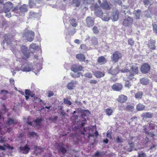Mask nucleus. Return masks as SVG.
<instances>
[{
  "instance_id": "1",
  "label": "nucleus",
  "mask_w": 157,
  "mask_h": 157,
  "mask_svg": "<svg viewBox=\"0 0 157 157\" xmlns=\"http://www.w3.org/2000/svg\"><path fill=\"white\" fill-rule=\"evenodd\" d=\"M131 69L132 71H129L128 74L127 75L129 80H132L134 78L135 75L137 74L138 72V67L137 65H132Z\"/></svg>"
},
{
  "instance_id": "2",
  "label": "nucleus",
  "mask_w": 157,
  "mask_h": 157,
  "mask_svg": "<svg viewBox=\"0 0 157 157\" xmlns=\"http://www.w3.org/2000/svg\"><path fill=\"white\" fill-rule=\"evenodd\" d=\"M34 33L31 30H27L23 34V36L25 37L26 39L29 42H31L34 39Z\"/></svg>"
},
{
  "instance_id": "3",
  "label": "nucleus",
  "mask_w": 157,
  "mask_h": 157,
  "mask_svg": "<svg viewBox=\"0 0 157 157\" xmlns=\"http://www.w3.org/2000/svg\"><path fill=\"white\" fill-rule=\"evenodd\" d=\"M33 65L29 62H25L21 66V70L23 71L29 72L33 70Z\"/></svg>"
},
{
  "instance_id": "4",
  "label": "nucleus",
  "mask_w": 157,
  "mask_h": 157,
  "mask_svg": "<svg viewBox=\"0 0 157 157\" xmlns=\"http://www.w3.org/2000/svg\"><path fill=\"white\" fill-rule=\"evenodd\" d=\"M93 7L94 9L95 14L98 17H101L103 13L101 8L97 3L93 5Z\"/></svg>"
},
{
  "instance_id": "5",
  "label": "nucleus",
  "mask_w": 157,
  "mask_h": 157,
  "mask_svg": "<svg viewBox=\"0 0 157 157\" xmlns=\"http://www.w3.org/2000/svg\"><path fill=\"white\" fill-rule=\"evenodd\" d=\"M122 57L121 53L118 51L115 52L113 54L112 57V60L113 62L116 63L118 61V60Z\"/></svg>"
},
{
  "instance_id": "6",
  "label": "nucleus",
  "mask_w": 157,
  "mask_h": 157,
  "mask_svg": "<svg viewBox=\"0 0 157 157\" xmlns=\"http://www.w3.org/2000/svg\"><path fill=\"white\" fill-rule=\"evenodd\" d=\"M13 7L12 3L10 2H7L4 4L3 10L6 13L9 12Z\"/></svg>"
},
{
  "instance_id": "7",
  "label": "nucleus",
  "mask_w": 157,
  "mask_h": 157,
  "mask_svg": "<svg viewBox=\"0 0 157 157\" xmlns=\"http://www.w3.org/2000/svg\"><path fill=\"white\" fill-rule=\"evenodd\" d=\"M133 21L132 18L130 17H128L124 19L123 24L124 26H129L132 24Z\"/></svg>"
},
{
  "instance_id": "8",
  "label": "nucleus",
  "mask_w": 157,
  "mask_h": 157,
  "mask_svg": "<svg viewBox=\"0 0 157 157\" xmlns=\"http://www.w3.org/2000/svg\"><path fill=\"white\" fill-rule=\"evenodd\" d=\"M150 69V65L148 64L145 63L141 67V71L144 74L147 73Z\"/></svg>"
},
{
  "instance_id": "9",
  "label": "nucleus",
  "mask_w": 157,
  "mask_h": 157,
  "mask_svg": "<svg viewBox=\"0 0 157 157\" xmlns=\"http://www.w3.org/2000/svg\"><path fill=\"white\" fill-rule=\"evenodd\" d=\"M110 19L113 21H116L118 18V12L117 11H113L110 14Z\"/></svg>"
},
{
  "instance_id": "10",
  "label": "nucleus",
  "mask_w": 157,
  "mask_h": 157,
  "mask_svg": "<svg viewBox=\"0 0 157 157\" xmlns=\"http://www.w3.org/2000/svg\"><path fill=\"white\" fill-rule=\"evenodd\" d=\"M78 82L77 81L71 80L67 84V87L69 90H73L74 89L76 84Z\"/></svg>"
},
{
  "instance_id": "11",
  "label": "nucleus",
  "mask_w": 157,
  "mask_h": 157,
  "mask_svg": "<svg viewBox=\"0 0 157 157\" xmlns=\"http://www.w3.org/2000/svg\"><path fill=\"white\" fill-rule=\"evenodd\" d=\"M21 51L24 56L27 58L29 57V53L28 50V48L25 45L22 46L21 48Z\"/></svg>"
},
{
  "instance_id": "12",
  "label": "nucleus",
  "mask_w": 157,
  "mask_h": 157,
  "mask_svg": "<svg viewBox=\"0 0 157 157\" xmlns=\"http://www.w3.org/2000/svg\"><path fill=\"white\" fill-rule=\"evenodd\" d=\"M83 68V67L81 65L76 66L74 65L71 67V70L73 71L76 72L78 71H82Z\"/></svg>"
},
{
  "instance_id": "13",
  "label": "nucleus",
  "mask_w": 157,
  "mask_h": 157,
  "mask_svg": "<svg viewBox=\"0 0 157 157\" xmlns=\"http://www.w3.org/2000/svg\"><path fill=\"white\" fill-rule=\"evenodd\" d=\"M86 24L88 26L90 27L93 26L94 23V20L92 18L88 17L86 19Z\"/></svg>"
},
{
  "instance_id": "14",
  "label": "nucleus",
  "mask_w": 157,
  "mask_h": 157,
  "mask_svg": "<svg viewBox=\"0 0 157 157\" xmlns=\"http://www.w3.org/2000/svg\"><path fill=\"white\" fill-rule=\"evenodd\" d=\"M112 88L113 90L119 91L122 89V86L121 84L117 83L112 86Z\"/></svg>"
},
{
  "instance_id": "15",
  "label": "nucleus",
  "mask_w": 157,
  "mask_h": 157,
  "mask_svg": "<svg viewBox=\"0 0 157 157\" xmlns=\"http://www.w3.org/2000/svg\"><path fill=\"white\" fill-rule=\"evenodd\" d=\"M127 99V97L124 95H119L117 98V101L120 102H125Z\"/></svg>"
},
{
  "instance_id": "16",
  "label": "nucleus",
  "mask_w": 157,
  "mask_h": 157,
  "mask_svg": "<svg viewBox=\"0 0 157 157\" xmlns=\"http://www.w3.org/2000/svg\"><path fill=\"white\" fill-rule=\"evenodd\" d=\"M121 107H122V109L125 110H128L130 111H133L134 109V106L131 105H128L125 106L123 105H121Z\"/></svg>"
},
{
  "instance_id": "17",
  "label": "nucleus",
  "mask_w": 157,
  "mask_h": 157,
  "mask_svg": "<svg viewBox=\"0 0 157 157\" xmlns=\"http://www.w3.org/2000/svg\"><path fill=\"white\" fill-rule=\"evenodd\" d=\"M100 17L102 20L105 21H108L110 19L109 14L107 13H103Z\"/></svg>"
},
{
  "instance_id": "18",
  "label": "nucleus",
  "mask_w": 157,
  "mask_h": 157,
  "mask_svg": "<svg viewBox=\"0 0 157 157\" xmlns=\"http://www.w3.org/2000/svg\"><path fill=\"white\" fill-rule=\"evenodd\" d=\"M29 48L31 52L33 53L34 51L39 48V46L36 44L33 43L30 45Z\"/></svg>"
},
{
  "instance_id": "19",
  "label": "nucleus",
  "mask_w": 157,
  "mask_h": 157,
  "mask_svg": "<svg viewBox=\"0 0 157 157\" xmlns=\"http://www.w3.org/2000/svg\"><path fill=\"white\" fill-rule=\"evenodd\" d=\"M19 149L20 150L21 152L25 154H27L30 150L29 148L28 147L27 145H25L24 147H20Z\"/></svg>"
},
{
  "instance_id": "20",
  "label": "nucleus",
  "mask_w": 157,
  "mask_h": 157,
  "mask_svg": "<svg viewBox=\"0 0 157 157\" xmlns=\"http://www.w3.org/2000/svg\"><path fill=\"white\" fill-rule=\"evenodd\" d=\"M110 4L106 1H103L101 5V7L105 10H109L110 9Z\"/></svg>"
},
{
  "instance_id": "21",
  "label": "nucleus",
  "mask_w": 157,
  "mask_h": 157,
  "mask_svg": "<svg viewBox=\"0 0 157 157\" xmlns=\"http://www.w3.org/2000/svg\"><path fill=\"white\" fill-rule=\"evenodd\" d=\"M148 46L151 49H155V41L153 40H149L148 43Z\"/></svg>"
},
{
  "instance_id": "22",
  "label": "nucleus",
  "mask_w": 157,
  "mask_h": 157,
  "mask_svg": "<svg viewBox=\"0 0 157 157\" xmlns=\"http://www.w3.org/2000/svg\"><path fill=\"white\" fill-rule=\"evenodd\" d=\"M81 0H72L71 5L74 7H79L81 4Z\"/></svg>"
},
{
  "instance_id": "23",
  "label": "nucleus",
  "mask_w": 157,
  "mask_h": 157,
  "mask_svg": "<svg viewBox=\"0 0 157 157\" xmlns=\"http://www.w3.org/2000/svg\"><path fill=\"white\" fill-rule=\"evenodd\" d=\"M43 119L41 118H37L34 121L35 125L37 128H39L41 125V122Z\"/></svg>"
},
{
  "instance_id": "24",
  "label": "nucleus",
  "mask_w": 157,
  "mask_h": 157,
  "mask_svg": "<svg viewBox=\"0 0 157 157\" xmlns=\"http://www.w3.org/2000/svg\"><path fill=\"white\" fill-rule=\"evenodd\" d=\"M94 75L97 78H101L103 77L105 74L102 72L97 71L94 72Z\"/></svg>"
},
{
  "instance_id": "25",
  "label": "nucleus",
  "mask_w": 157,
  "mask_h": 157,
  "mask_svg": "<svg viewBox=\"0 0 157 157\" xmlns=\"http://www.w3.org/2000/svg\"><path fill=\"white\" fill-rule=\"evenodd\" d=\"M19 11H21V15H24V13L28 11L26 5L24 4L20 7Z\"/></svg>"
},
{
  "instance_id": "26",
  "label": "nucleus",
  "mask_w": 157,
  "mask_h": 157,
  "mask_svg": "<svg viewBox=\"0 0 157 157\" xmlns=\"http://www.w3.org/2000/svg\"><path fill=\"white\" fill-rule=\"evenodd\" d=\"M149 80L146 78H142L140 79V83L144 85H146L149 83Z\"/></svg>"
},
{
  "instance_id": "27",
  "label": "nucleus",
  "mask_w": 157,
  "mask_h": 157,
  "mask_svg": "<svg viewBox=\"0 0 157 157\" xmlns=\"http://www.w3.org/2000/svg\"><path fill=\"white\" fill-rule=\"evenodd\" d=\"M98 62L101 65L106 62V59L104 56H101L98 58Z\"/></svg>"
},
{
  "instance_id": "28",
  "label": "nucleus",
  "mask_w": 157,
  "mask_h": 157,
  "mask_svg": "<svg viewBox=\"0 0 157 157\" xmlns=\"http://www.w3.org/2000/svg\"><path fill=\"white\" fill-rule=\"evenodd\" d=\"M70 24L73 27H76L78 25L77 20L76 19L72 18L71 19L70 21Z\"/></svg>"
},
{
  "instance_id": "29",
  "label": "nucleus",
  "mask_w": 157,
  "mask_h": 157,
  "mask_svg": "<svg viewBox=\"0 0 157 157\" xmlns=\"http://www.w3.org/2000/svg\"><path fill=\"white\" fill-rule=\"evenodd\" d=\"M129 147L128 146L124 147V149L128 152H131L132 151L133 148L134 147V143H132L129 144Z\"/></svg>"
},
{
  "instance_id": "30",
  "label": "nucleus",
  "mask_w": 157,
  "mask_h": 157,
  "mask_svg": "<svg viewBox=\"0 0 157 157\" xmlns=\"http://www.w3.org/2000/svg\"><path fill=\"white\" fill-rule=\"evenodd\" d=\"M122 12L125 15L127 14H130V12L129 10L128 7L127 6H123V9L122 10Z\"/></svg>"
},
{
  "instance_id": "31",
  "label": "nucleus",
  "mask_w": 157,
  "mask_h": 157,
  "mask_svg": "<svg viewBox=\"0 0 157 157\" xmlns=\"http://www.w3.org/2000/svg\"><path fill=\"white\" fill-rule=\"evenodd\" d=\"M119 67H116L114 70H112V68L109 71L112 75H115L117 74L118 73Z\"/></svg>"
},
{
  "instance_id": "32",
  "label": "nucleus",
  "mask_w": 157,
  "mask_h": 157,
  "mask_svg": "<svg viewBox=\"0 0 157 157\" xmlns=\"http://www.w3.org/2000/svg\"><path fill=\"white\" fill-rule=\"evenodd\" d=\"M20 8L18 9V7H16L14 8V9L12 10V12H13L14 13H17L18 14H15V16H24V15H21V11H19Z\"/></svg>"
},
{
  "instance_id": "33",
  "label": "nucleus",
  "mask_w": 157,
  "mask_h": 157,
  "mask_svg": "<svg viewBox=\"0 0 157 157\" xmlns=\"http://www.w3.org/2000/svg\"><path fill=\"white\" fill-rule=\"evenodd\" d=\"M4 40H3L2 43L4 44L5 42L7 44H10V40L8 38V35L5 34L4 36Z\"/></svg>"
},
{
  "instance_id": "34",
  "label": "nucleus",
  "mask_w": 157,
  "mask_h": 157,
  "mask_svg": "<svg viewBox=\"0 0 157 157\" xmlns=\"http://www.w3.org/2000/svg\"><path fill=\"white\" fill-rule=\"evenodd\" d=\"M68 31L69 34L71 35H73L76 32L75 29L72 27L71 26H69Z\"/></svg>"
},
{
  "instance_id": "35",
  "label": "nucleus",
  "mask_w": 157,
  "mask_h": 157,
  "mask_svg": "<svg viewBox=\"0 0 157 157\" xmlns=\"http://www.w3.org/2000/svg\"><path fill=\"white\" fill-rule=\"evenodd\" d=\"M76 58L80 61H83L85 59V56L82 54H79L76 55Z\"/></svg>"
},
{
  "instance_id": "36",
  "label": "nucleus",
  "mask_w": 157,
  "mask_h": 157,
  "mask_svg": "<svg viewBox=\"0 0 157 157\" xmlns=\"http://www.w3.org/2000/svg\"><path fill=\"white\" fill-rule=\"evenodd\" d=\"M141 12V11L139 10H135L134 11V13L136 19H139L140 18Z\"/></svg>"
},
{
  "instance_id": "37",
  "label": "nucleus",
  "mask_w": 157,
  "mask_h": 157,
  "mask_svg": "<svg viewBox=\"0 0 157 157\" xmlns=\"http://www.w3.org/2000/svg\"><path fill=\"white\" fill-rule=\"evenodd\" d=\"M143 95V93L142 91H138L135 94V98L138 99H140L142 98Z\"/></svg>"
},
{
  "instance_id": "38",
  "label": "nucleus",
  "mask_w": 157,
  "mask_h": 157,
  "mask_svg": "<svg viewBox=\"0 0 157 157\" xmlns=\"http://www.w3.org/2000/svg\"><path fill=\"white\" fill-rule=\"evenodd\" d=\"M29 15L30 17L31 18H37L39 16V14L38 13L33 12H30Z\"/></svg>"
},
{
  "instance_id": "39",
  "label": "nucleus",
  "mask_w": 157,
  "mask_h": 157,
  "mask_svg": "<svg viewBox=\"0 0 157 157\" xmlns=\"http://www.w3.org/2000/svg\"><path fill=\"white\" fill-rule=\"evenodd\" d=\"M91 39L90 41L92 44L93 45H97L98 44L97 39L94 36H92Z\"/></svg>"
},
{
  "instance_id": "40",
  "label": "nucleus",
  "mask_w": 157,
  "mask_h": 157,
  "mask_svg": "<svg viewBox=\"0 0 157 157\" xmlns=\"http://www.w3.org/2000/svg\"><path fill=\"white\" fill-rule=\"evenodd\" d=\"M145 107L144 105L140 103L137 105L136 109L138 111H142L144 109Z\"/></svg>"
},
{
  "instance_id": "41",
  "label": "nucleus",
  "mask_w": 157,
  "mask_h": 157,
  "mask_svg": "<svg viewBox=\"0 0 157 157\" xmlns=\"http://www.w3.org/2000/svg\"><path fill=\"white\" fill-rule=\"evenodd\" d=\"M113 112V110L111 108H107L105 110V112L107 115L109 116L111 115Z\"/></svg>"
},
{
  "instance_id": "42",
  "label": "nucleus",
  "mask_w": 157,
  "mask_h": 157,
  "mask_svg": "<svg viewBox=\"0 0 157 157\" xmlns=\"http://www.w3.org/2000/svg\"><path fill=\"white\" fill-rule=\"evenodd\" d=\"M63 101L64 104L67 105L68 106L71 105L72 104V102L68 100V99L64 98Z\"/></svg>"
},
{
  "instance_id": "43",
  "label": "nucleus",
  "mask_w": 157,
  "mask_h": 157,
  "mask_svg": "<svg viewBox=\"0 0 157 157\" xmlns=\"http://www.w3.org/2000/svg\"><path fill=\"white\" fill-rule=\"evenodd\" d=\"M59 151L63 154H65L66 152V150L63 147H60L59 149Z\"/></svg>"
},
{
  "instance_id": "44",
  "label": "nucleus",
  "mask_w": 157,
  "mask_h": 157,
  "mask_svg": "<svg viewBox=\"0 0 157 157\" xmlns=\"http://www.w3.org/2000/svg\"><path fill=\"white\" fill-rule=\"evenodd\" d=\"M144 15L147 17H150L151 15V11L149 10L146 11L144 12Z\"/></svg>"
},
{
  "instance_id": "45",
  "label": "nucleus",
  "mask_w": 157,
  "mask_h": 157,
  "mask_svg": "<svg viewBox=\"0 0 157 157\" xmlns=\"http://www.w3.org/2000/svg\"><path fill=\"white\" fill-rule=\"evenodd\" d=\"M25 94L26 95L30 96L31 97H33V95L32 94V92L30 91L29 90L26 89L25 90Z\"/></svg>"
},
{
  "instance_id": "46",
  "label": "nucleus",
  "mask_w": 157,
  "mask_h": 157,
  "mask_svg": "<svg viewBox=\"0 0 157 157\" xmlns=\"http://www.w3.org/2000/svg\"><path fill=\"white\" fill-rule=\"evenodd\" d=\"M143 116L144 117L146 118H150L152 117L151 113L149 112L145 113Z\"/></svg>"
},
{
  "instance_id": "47",
  "label": "nucleus",
  "mask_w": 157,
  "mask_h": 157,
  "mask_svg": "<svg viewBox=\"0 0 157 157\" xmlns=\"http://www.w3.org/2000/svg\"><path fill=\"white\" fill-rule=\"evenodd\" d=\"M29 134L30 136L34 137L35 136H38L37 133L33 131L29 132Z\"/></svg>"
},
{
  "instance_id": "48",
  "label": "nucleus",
  "mask_w": 157,
  "mask_h": 157,
  "mask_svg": "<svg viewBox=\"0 0 157 157\" xmlns=\"http://www.w3.org/2000/svg\"><path fill=\"white\" fill-rule=\"evenodd\" d=\"M17 123V121L14 120L10 119L8 121V123L9 125H12L13 124H15Z\"/></svg>"
},
{
  "instance_id": "49",
  "label": "nucleus",
  "mask_w": 157,
  "mask_h": 157,
  "mask_svg": "<svg viewBox=\"0 0 157 157\" xmlns=\"http://www.w3.org/2000/svg\"><path fill=\"white\" fill-rule=\"evenodd\" d=\"M96 154L99 155L101 157L105 155V152L104 151H97L96 152Z\"/></svg>"
},
{
  "instance_id": "50",
  "label": "nucleus",
  "mask_w": 157,
  "mask_h": 157,
  "mask_svg": "<svg viewBox=\"0 0 157 157\" xmlns=\"http://www.w3.org/2000/svg\"><path fill=\"white\" fill-rule=\"evenodd\" d=\"M84 76L85 77L89 78H91L92 77V74L90 72H87L84 75Z\"/></svg>"
},
{
  "instance_id": "51",
  "label": "nucleus",
  "mask_w": 157,
  "mask_h": 157,
  "mask_svg": "<svg viewBox=\"0 0 157 157\" xmlns=\"http://www.w3.org/2000/svg\"><path fill=\"white\" fill-rule=\"evenodd\" d=\"M152 2L151 0H144V4L147 5H151L152 4Z\"/></svg>"
},
{
  "instance_id": "52",
  "label": "nucleus",
  "mask_w": 157,
  "mask_h": 157,
  "mask_svg": "<svg viewBox=\"0 0 157 157\" xmlns=\"http://www.w3.org/2000/svg\"><path fill=\"white\" fill-rule=\"evenodd\" d=\"M93 31L95 34H97L99 32V30L98 29V28L96 26H94L93 28Z\"/></svg>"
},
{
  "instance_id": "53",
  "label": "nucleus",
  "mask_w": 157,
  "mask_h": 157,
  "mask_svg": "<svg viewBox=\"0 0 157 157\" xmlns=\"http://www.w3.org/2000/svg\"><path fill=\"white\" fill-rule=\"evenodd\" d=\"M129 80L128 78H127V82H126L125 84V86L126 87H128V88H129L131 86V84L130 83L128 82L129 80Z\"/></svg>"
},
{
  "instance_id": "54",
  "label": "nucleus",
  "mask_w": 157,
  "mask_h": 157,
  "mask_svg": "<svg viewBox=\"0 0 157 157\" xmlns=\"http://www.w3.org/2000/svg\"><path fill=\"white\" fill-rule=\"evenodd\" d=\"M121 72H123V73L127 72V75L129 73V71H130L128 69L127 67H125L124 68L122 69L121 70Z\"/></svg>"
},
{
  "instance_id": "55",
  "label": "nucleus",
  "mask_w": 157,
  "mask_h": 157,
  "mask_svg": "<svg viewBox=\"0 0 157 157\" xmlns=\"http://www.w3.org/2000/svg\"><path fill=\"white\" fill-rule=\"evenodd\" d=\"M34 1H33V0H29V3L30 7L31 8L33 7L35 5V4L34 3Z\"/></svg>"
},
{
  "instance_id": "56",
  "label": "nucleus",
  "mask_w": 157,
  "mask_h": 157,
  "mask_svg": "<svg viewBox=\"0 0 157 157\" xmlns=\"http://www.w3.org/2000/svg\"><path fill=\"white\" fill-rule=\"evenodd\" d=\"M138 157H146L145 153L142 152H138Z\"/></svg>"
},
{
  "instance_id": "57",
  "label": "nucleus",
  "mask_w": 157,
  "mask_h": 157,
  "mask_svg": "<svg viewBox=\"0 0 157 157\" xmlns=\"http://www.w3.org/2000/svg\"><path fill=\"white\" fill-rule=\"evenodd\" d=\"M153 30L154 32L157 33V25L156 24H153Z\"/></svg>"
},
{
  "instance_id": "58",
  "label": "nucleus",
  "mask_w": 157,
  "mask_h": 157,
  "mask_svg": "<svg viewBox=\"0 0 157 157\" xmlns=\"http://www.w3.org/2000/svg\"><path fill=\"white\" fill-rule=\"evenodd\" d=\"M128 42L129 44L132 45L134 44V41L132 39H128Z\"/></svg>"
},
{
  "instance_id": "59",
  "label": "nucleus",
  "mask_w": 157,
  "mask_h": 157,
  "mask_svg": "<svg viewBox=\"0 0 157 157\" xmlns=\"http://www.w3.org/2000/svg\"><path fill=\"white\" fill-rule=\"evenodd\" d=\"M89 82L90 84H96L98 82V81L92 79L90 80Z\"/></svg>"
},
{
  "instance_id": "60",
  "label": "nucleus",
  "mask_w": 157,
  "mask_h": 157,
  "mask_svg": "<svg viewBox=\"0 0 157 157\" xmlns=\"http://www.w3.org/2000/svg\"><path fill=\"white\" fill-rule=\"evenodd\" d=\"M70 75L72 77L74 78L79 77V76H78L77 75V73L73 74L72 73H71Z\"/></svg>"
},
{
  "instance_id": "61",
  "label": "nucleus",
  "mask_w": 157,
  "mask_h": 157,
  "mask_svg": "<svg viewBox=\"0 0 157 157\" xmlns=\"http://www.w3.org/2000/svg\"><path fill=\"white\" fill-rule=\"evenodd\" d=\"M154 124L152 123H150L149 124V127H150L151 129H153L154 128Z\"/></svg>"
},
{
  "instance_id": "62",
  "label": "nucleus",
  "mask_w": 157,
  "mask_h": 157,
  "mask_svg": "<svg viewBox=\"0 0 157 157\" xmlns=\"http://www.w3.org/2000/svg\"><path fill=\"white\" fill-rule=\"evenodd\" d=\"M116 140L117 143H121L123 142V139L120 138L119 137H117Z\"/></svg>"
},
{
  "instance_id": "63",
  "label": "nucleus",
  "mask_w": 157,
  "mask_h": 157,
  "mask_svg": "<svg viewBox=\"0 0 157 157\" xmlns=\"http://www.w3.org/2000/svg\"><path fill=\"white\" fill-rule=\"evenodd\" d=\"M53 95H54V94L52 91H49L48 92V97H51L52 96H53Z\"/></svg>"
},
{
  "instance_id": "64",
  "label": "nucleus",
  "mask_w": 157,
  "mask_h": 157,
  "mask_svg": "<svg viewBox=\"0 0 157 157\" xmlns=\"http://www.w3.org/2000/svg\"><path fill=\"white\" fill-rule=\"evenodd\" d=\"M10 82L12 84H14V80L12 78H11L10 79Z\"/></svg>"
}]
</instances>
